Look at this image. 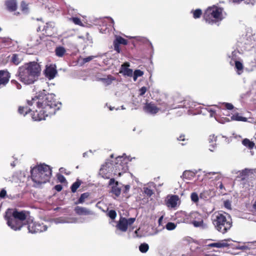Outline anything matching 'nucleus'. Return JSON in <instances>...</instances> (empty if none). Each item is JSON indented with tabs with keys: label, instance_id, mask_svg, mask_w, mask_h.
I'll return each instance as SVG.
<instances>
[{
	"label": "nucleus",
	"instance_id": "nucleus-1",
	"mask_svg": "<svg viewBox=\"0 0 256 256\" xmlns=\"http://www.w3.org/2000/svg\"><path fill=\"white\" fill-rule=\"evenodd\" d=\"M55 95L53 94H44V96L39 95L38 97L35 96L30 100H28L29 106H36L38 110L34 111V107L28 108L27 106H20L18 112L24 116L28 112L33 110L32 117L34 120L40 121L46 120L48 116L55 114L56 111L58 110L61 103L56 101L54 98Z\"/></svg>",
	"mask_w": 256,
	"mask_h": 256
},
{
	"label": "nucleus",
	"instance_id": "nucleus-2",
	"mask_svg": "<svg viewBox=\"0 0 256 256\" xmlns=\"http://www.w3.org/2000/svg\"><path fill=\"white\" fill-rule=\"evenodd\" d=\"M29 216V213L25 211L8 210L6 212L5 218L8 226L14 230H20L26 224L28 232L32 234L41 232L47 230L46 225L34 222L28 218Z\"/></svg>",
	"mask_w": 256,
	"mask_h": 256
},
{
	"label": "nucleus",
	"instance_id": "nucleus-3",
	"mask_svg": "<svg viewBox=\"0 0 256 256\" xmlns=\"http://www.w3.org/2000/svg\"><path fill=\"white\" fill-rule=\"evenodd\" d=\"M40 72L41 68L38 64L35 62H30L19 67L18 76L22 82L30 84L37 80Z\"/></svg>",
	"mask_w": 256,
	"mask_h": 256
},
{
	"label": "nucleus",
	"instance_id": "nucleus-4",
	"mask_svg": "<svg viewBox=\"0 0 256 256\" xmlns=\"http://www.w3.org/2000/svg\"><path fill=\"white\" fill-rule=\"evenodd\" d=\"M238 46L244 48L247 52L246 56L248 61L251 63L256 62V32H247L245 36L240 38Z\"/></svg>",
	"mask_w": 256,
	"mask_h": 256
},
{
	"label": "nucleus",
	"instance_id": "nucleus-5",
	"mask_svg": "<svg viewBox=\"0 0 256 256\" xmlns=\"http://www.w3.org/2000/svg\"><path fill=\"white\" fill-rule=\"evenodd\" d=\"M30 172L32 181L38 185L48 182L52 176L50 167L45 164L34 166Z\"/></svg>",
	"mask_w": 256,
	"mask_h": 256
},
{
	"label": "nucleus",
	"instance_id": "nucleus-6",
	"mask_svg": "<svg viewBox=\"0 0 256 256\" xmlns=\"http://www.w3.org/2000/svg\"><path fill=\"white\" fill-rule=\"evenodd\" d=\"M212 220L215 228L222 234L226 233L232 226L231 218L226 214L216 212L212 216Z\"/></svg>",
	"mask_w": 256,
	"mask_h": 256
},
{
	"label": "nucleus",
	"instance_id": "nucleus-7",
	"mask_svg": "<svg viewBox=\"0 0 256 256\" xmlns=\"http://www.w3.org/2000/svg\"><path fill=\"white\" fill-rule=\"evenodd\" d=\"M224 10L214 6L208 7L204 12V19L210 24H214L224 18Z\"/></svg>",
	"mask_w": 256,
	"mask_h": 256
},
{
	"label": "nucleus",
	"instance_id": "nucleus-8",
	"mask_svg": "<svg viewBox=\"0 0 256 256\" xmlns=\"http://www.w3.org/2000/svg\"><path fill=\"white\" fill-rule=\"evenodd\" d=\"M134 158H130L128 157V158H124L123 156H118L114 162V175H118L120 176L122 174L126 172L128 170V162L131 161Z\"/></svg>",
	"mask_w": 256,
	"mask_h": 256
},
{
	"label": "nucleus",
	"instance_id": "nucleus-9",
	"mask_svg": "<svg viewBox=\"0 0 256 256\" xmlns=\"http://www.w3.org/2000/svg\"><path fill=\"white\" fill-rule=\"evenodd\" d=\"M135 220L136 218H126L124 217H120L116 226V234L120 236L122 234V232H126L128 226L132 224Z\"/></svg>",
	"mask_w": 256,
	"mask_h": 256
},
{
	"label": "nucleus",
	"instance_id": "nucleus-10",
	"mask_svg": "<svg viewBox=\"0 0 256 256\" xmlns=\"http://www.w3.org/2000/svg\"><path fill=\"white\" fill-rule=\"evenodd\" d=\"M114 162L108 160L102 165L99 174L102 178L109 179L112 176V174L114 175Z\"/></svg>",
	"mask_w": 256,
	"mask_h": 256
},
{
	"label": "nucleus",
	"instance_id": "nucleus-11",
	"mask_svg": "<svg viewBox=\"0 0 256 256\" xmlns=\"http://www.w3.org/2000/svg\"><path fill=\"white\" fill-rule=\"evenodd\" d=\"M204 172L202 180L204 183H208L212 186H216V182H219L221 179V174L218 172Z\"/></svg>",
	"mask_w": 256,
	"mask_h": 256
},
{
	"label": "nucleus",
	"instance_id": "nucleus-12",
	"mask_svg": "<svg viewBox=\"0 0 256 256\" xmlns=\"http://www.w3.org/2000/svg\"><path fill=\"white\" fill-rule=\"evenodd\" d=\"M74 210L76 214L78 216H93L94 212L86 207L76 206L74 208Z\"/></svg>",
	"mask_w": 256,
	"mask_h": 256
},
{
	"label": "nucleus",
	"instance_id": "nucleus-13",
	"mask_svg": "<svg viewBox=\"0 0 256 256\" xmlns=\"http://www.w3.org/2000/svg\"><path fill=\"white\" fill-rule=\"evenodd\" d=\"M114 50L118 53H120V44H122L126 45L128 44V40L120 36H116V39L114 40Z\"/></svg>",
	"mask_w": 256,
	"mask_h": 256
},
{
	"label": "nucleus",
	"instance_id": "nucleus-14",
	"mask_svg": "<svg viewBox=\"0 0 256 256\" xmlns=\"http://www.w3.org/2000/svg\"><path fill=\"white\" fill-rule=\"evenodd\" d=\"M10 77V74L7 70H0V86H6Z\"/></svg>",
	"mask_w": 256,
	"mask_h": 256
},
{
	"label": "nucleus",
	"instance_id": "nucleus-15",
	"mask_svg": "<svg viewBox=\"0 0 256 256\" xmlns=\"http://www.w3.org/2000/svg\"><path fill=\"white\" fill-rule=\"evenodd\" d=\"M159 108L154 104L148 103L146 104L144 107V110L147 113L155 114L159 111Z\"/></svg>",
	"mask_w": 256,
	"mask_h": 256
},
{
	"label": "nucleus",
	"instance_id": "nucleus-16",
	"mask_svg": "<svg viewBox=\"0 0 256 256\" xmlns=\"http://www.w3.org/2000/svg\"><path fill=\"white\" fill-rule=\"evenodd\" d=\"M57 74V71L56 68L52 66L46 67L45 70L46 76L49 80L53 79L56 74Z\"/></svg>",
	"mask_w": 256,
	"mask_h": 256
},
{
	"label": "nucleus",
	"instance_id": "nucleus-17",
	"mask_svg": "<svg viewBox=\"0 0 256 256\" xmlns=\"http://www.w3.org/2000/svg\"><path fill=\"white\" fill-rule=\"evenodd\" d=\"M182 217V222L186 224H191L193 220L196 218L197 214L193 212L190 214L184 213Z\"/></svg>",
	"mask_w": 256,
	"mask_h": 256
},
{
	"label": "nucleus",
	"instance_id": "nucleus-18",
	"mask_svg": "<svg viewBox=\"0 0 256 256\" xmlns=\"http://www.w3.org/2000/svg\"><path fill=\"white\" fill-rule=\"evenodd\" d=\"M254 172H256V169L245 168L242 171L238 172V177L240 178L242 180H244L250 174H252Z\"/></svg>",
	"mask_w": 256,
	"mask_h": 256
},
{
	"label": "nucleus",
	"instance_id": "nucleus-19",
	"mask_svg": "<svg viewBox=\"0 0 256 256\" xmlns=\"http://www.w3.org/2000/svg\"><path fill=\"white\" fill-rule=\"evenodd\" d=\"M78 219L76 218H60L54 220V222L56 224L64 223H76Z\"/></svg>",
	"mask_w": 256,
	"mask_h": 256
},
{
	"label": "nucleus",
	"instance_id": "nucleus-20",
	"mask_svg": "<svg viewBox=\"0 0 256 256\" xmlns=\"http://www.w3.org/2000/svg\"><path fill=\"white\" fill-rule=\"evenodd\" d=\"M116 78L112 75L108 74L104 78H100L99 80L102 82L106 86L111 84Z\"/></svg>",
	"mask_w": 256,
	"mask_h": 256
},
{
	"label": "nucleus",
	"instance_id": "nucleus-21",
	"mask_svg": "<svg viewBox=\"0 0 256 256\" xmlns=\"http://www.w3.org/2000/svg\"><path fill=\"white\" fill-rule=\"evenodd\" d=\"M23 60V56L20 54H14L11 56L10 61L15 65L19 64Z\"/></svg>",
	"mask_w": 256,
	"mask_h": 256
},
{
	"label": "nucleus",
	"instance_id": "nucleus-22",
	"mask_svg": "<svg viewBox=\"0 0 256 256\" xmlns=\"http://www.w3.org/2000/svg\"><path fill=\"white\" fill-rule=\"evenodd\" d=\"M130 66L128 63H124L122 66V70L120 72H122L124 75L127 76H131L132 75V70L128 68V67Z\"/></svg>",
	"mask_w": 256,
	"mask_h": 256
},
{
	"label": "nucleus",
	"instance_id": "nucleus-23",
	"mask_svg": "<svg viewBox=\"0 0 256 256\" xmlns=\"http://www.w3.org/2000/svg\"><path fill=\"white\" fill-rule=\"evenodd\" d=\"M6 5L7 9L10 12H14L16 10L17 4L16 0H7Z\"/></svg>",
	"mask_w": 256,
	"mask_h": 256
},
{
	"label": "nucleus",
	"instance_id": "nucleus-24",
	"mask_svg": "<svg viewBox=\"0 0 256 256\" xmlns=\"http://www.w3.org/2000/svg\"><path fill=\"white\" fill-rule=\"evenodd\" d=\"M178 196H172L168 200L167 202V205L168 207L174 208L178 204Z\"/></svg>",
	"mask_w": 256,
	"mask_h": 256
},
{
	"label": "nucleus",
	"instance_id": "nucleus-25",
	"mask_svg": "<svg viewBox=\"0 0 256 256\" xmlns=\"http://www.w3.org/2000/svg\"><path fill=\"white\" fill-rule=\"evenodd\" d=\"M118 182H116V185L112 186L111 190L112 192L116 196H118L121 192V188L118 186Z\"/></svg>",
	"mask_w": 256,
	"mask_h": 256
},
{
	"label": "nucleus",
	"instance_id": "nucleus-26",
	"mask_svg": "<svg viewBox=\"0 0 256 256\" xmlns=\"http://www.w3.org/2000/svg\"><path fill=\"white\" fill-rule=\"evenodd\" d=\"M66 52V49L62 46L57 47L55 50L56 54L58 57H62Z\"/></svg>",
	"mask_w": 256,
	"mask_h": 256
},
{
	"label": "nucleus",
	"instance_id": "nucleus-27",
	"mask_svg": "<svg viewBox=\"0 0 256 256\" xmlns=\"http://www.w3.org/2000/svg\"><path fill=\"white\" fill-rule=\"evenodd\" d=\"M195 174L196 172L190 170H186L183 172L182 177L184 178L190 180L192 178L194 177Z\"/></svg>",
	"mask_w": 256,
	"mask_h": 256
},
{
	"label": "nucleus",
	"instance_id": "nucleus-28",
	"mask_svg": "<svg viewBox=\"0 0 256 256\" xmlns=\"http://www.w3.org/2000/svg\"><path fill=\"white\" fill-rule=\"evenodd\" d=\"M231 120L246 122L247 118L240 116L238 114H233L230 118Z\"/></svg>",
	"mask_w": 256,
	"mask_h": 256
},
{
	"label": "nucleus",
	"instance_id": "nucleus-29",
	"mask_svg": "<svg viewBox=\"0 0 256 256\" xmlns=\"http://www.w3.org/2000/svg\"><path fill=\"white\" fill-rule=\"evenodd\" d=\"M235 68L237 70L238 74H240L243 72V64L239 61L235 60Z\"/></svg>",
	"mask_w": 256,
	"mask_h": 256
},
{
	"label": "nucleus",
	"instance_id": "nucleus-30",
	"mask_svg": "<svg viewBox=\"0 0 256 256\" xmlns=\"http://www.w3.org/2000/svg\"><path fill=\"white\" fill-rule=\"evenodd\" d=\"M54 27V24L53 22H49L44 26L42 30H44L46 34H48Z\"/></svg>",
	"mask_w": 256,
	"mask_h": 256
},
{
	"label": "nucleus",
	"instance_id": "nucleus-31",
	"mask_svg": "<svg viewBox=\"0 0 256 256\" xmlns=\"http://www.w3.org/2000/svg\"><path fill=\"white\" fill-rule=\"evenodd\" d=\"M242 143L244 146L250 149H252L254 146V142H251L248 138L244 139L242 140Z\"/></svg>",
	"mask_w": 256,
	"mask_h": 256
},
{
	"label": "nucleus",
	"instance_id": "nucleus-32",
	"mask_svg": "<svg viewBox=\"0 0 256 256\" xmlns=\"http://www.w3.org/2000/svg\"><path fill=\"white\" fill-rule=\"evenodd\" d=\"M230 240V239L229 238L221 240L218 242V248H224L228 246L229 244L227 242Z\"/></svg>",
	"mask_w": 256,
	"mask_h": 256
},
{
	"label": "nucleus",
	"instance_id": "nucleus-33",
	"mask_svg": "<svg viewBox=\"0 0 256 256\" xmlns=\"http://www.w3.org/2000/svg\"><path fill=\"white\" fill-rule=\"evenodd\" d=\"M81 184V182L78 180L76 182H74L71 186V190L72 192H75L77 189L80 187Z\"/></svg>",
	"mask_w": 256,
	"mask_h": 256
},
{
	"label": "nucleus",
	"instance_id": "nucleus-34",
	"mask_svg": "<svg viewBox=\"0 0 256 256\" xmlns=\"http://www.w3.org/2000/svg\"><path fill=\"white\" fill-rule=\"evenodd\" d=\"M149 249V246L148 244L146 243L142 244L139 246V250L142 253H145L148 252Z\"/></svg>",
	"mask_w": 256,
	"mask_h": 256
},
{
	"label": "nucleus",
	"instance_id": "nucleus-35",
	"mask_svg": "<svg viewBox=\"0 0 256 256\" xmlns=\"http://www.w3.org/2000/svg\"><path fill=\"white\" fill-rule=\"evenodd\" d=\"M89 196V194L85 192L81 194L80 198H78V204H82L84 202L86 199Z\"/></svg>",
	"mask_w": 256,
	"mask_h": 256
},
{
	"label": "nucleus",
	"instance_id": "nucleus-36",
	"mask_svg": "<svg viewBox=\"0 0 256 256\" xmlns=\"http://www.w3.org/2000/svg\"><path fill=\"white\" fill-rule=\"evenodd\" d=\"M193 14V17L194 18H200L202 14V12L200 9H196L194 10H192L191 12Z\"/></svg>",
	"mask_w": 256,
	"mask_h": 256
},
{
	"label": "nucleus",
	"instance_id": "nucleus-37",
	"mask_svg": "<svg viewBox=\"0 0 256 256\" xmlns=\"http://www.w3.org/2000/svg\"><path fill=\"white\" fill-rule=\"evenodd\" d=\"M21 9L24 14L28 12V5L24 1L21 3Z\"/></svg>",
	"mask_w": 256,
	"mask_h": 256
},
{
	"label": "nucleus",
	"instance_id": "nucleus-38",
	"mask_svg": "<svg viewBox=\"0 0 256 256\" xmlns=\"http://www.w3.org/2000/svg\"><path fill=\"white\" fill-rule=\"evenodd\" d=\"M143 190L144 194L149 197L151 196L154 194L153 190L147 187H144Z\"/></svg>",
	"mask_w": 256,
	"mask_h": 256
},
{
	"label": "nucleus",
	"instance_id": "nucleus-39",
	"mask_svg": "<svg viewBox=\"0 0 256 256\" xmlns=\"http://www.w3.org/2000/svg\"><path fill=\"white\" fill-rule=\"evenodd\" d=\"M107 216L112 220H114L116 216V212L114 210H110L108 212Z\"/></svg>",
	"mask_w": 256,
	"mask_h": 256
},
{
	"label": "nucleus",
	"instance_id": "nucleus-40",
	"mask_svg": "<svg viewBox=\"0 0 256 256\" xmlns=\"http://www.w3.org/2000/svg\"><path fill=\"white\" fill-rule=\"evenodd\" d=\"M176 228V224L172 222H168L166 226V228L168 230H174Z\"/></svg>",
	"mask_w": 256,
	"mask_h": 256
},
{
	"label": "nucleus",
	"instance_id": "nucleus-41",
	"mask_svg": "<svg viewBox=\"0 0 256 256\" xmlns=\"http://www.w3.org/2000/svg\"><path fill=\"white\" fill-rule=\"evenodd\" d=\"M70 20L76 24L82 26V24L80 18L76 17H73L70 18Z\"/></svg>",
	"mask_w": 256,
	"mask_h": 256
},
{
	"label": "nucleus",
	"instance_id": "nucleus-42",
	"mask_svg": "<svg viewBox=\"0 0 256 256\" xmlns=\"http://www.w3.org/2000/svg\"><path fill=\"white\" fill-rule=\"evenodd\" d=\"M192 224L195 227H200L203 224V220H200V221H196V220H194L192 222Z\"/></svg>",
	"mask_w": 256,
	"mask_h": 256
},
{
	"label": "nucleus",
	"instance_id": "nucleus-43",
	"mask_svg": "<svg viewBox=\"0 0 256 256\" xmlns=\"http://www.w3.org/2000/svg\"><path fill=\"white\" fill-rule=\"evenodd\" d=\"M238 54V52L236 50L233 51L228 56L229 58H231L232 60H236L237 59V55Z\"/></svg>",
	"mask_w": 256,
	"mask_h": 256
},
{
	"label": "nucleus",
	"instance_id": "nucleus-44",
	"mask_svg": "<svg viewBox=\"0 0 256 256\" xmlns=\"http://www.w3.org/2000/svg\"><path fill=\"white\" fill-rule=\"evenodd\" d=\"M222 105L224 106L228 110H231L234 108V106L230 103L223 102L222 104Z\"/></svg>",
	"mask_w": 256,
	"mask_h": 256
},
{
	"label": "nucleus",
	"instance_id": "nucleus-45",
	"mask_svg": "<svg viewBox=\"0 0 256 256\" xmlns=\"http://www.w3.org/2000/svg\"><path fill=\"white\" fill-rule=\"evenodd\" d=\"M190 197H191L192 200L194 202H196L198 200V195L196 192H192L191 194Z\"/></svg>",
	"mask_w": 256,
	"mask_h": 256
},
{
	"label": "nucleus",
	"instance_id": "nucleus-46",
	"mask_svg": "<svg viewBox=\"0 0 256 256\" xmlns=\"http://www.w3.org/2000/svg\"><path fill=\"white\" fill-rule=\"evenodd\" d=\"M210 190L204 191L200 194V197L201 198L204 197L205 198H208L210 197Z\"/></svg>",
	"mask_w": 256,
	"mask_h": 256
},
{
	"label": "nucleus",
	"instance_id": "nucleus-47",
	"mask_svg": "<svg viewBox=\"0 0 256 256\" xmlns=\"http://www.w3.org/2000/svg\"><path fill=\"white\" fill-rule=\"evenodd\" d=\"M134 74L137 77L141 76L144 74V72L140 70H134Z\"/></svg>",
	"mask_w": 256,
	"mask_h": 256
},
{
	"label": "nucleus",
	"instance_id": "nucleus-48",
	"mask_svg": "<svg viewBox=\"0 0 256 256\" xmlns=\"http://www.w3.org/2000/svg\"><path fill=\"white\" fill-rule=\"evenodd\" d=\"M96 57V56H88L86 58H83L82 60L84 63H86V62H89L90 61L92 60H93L94 58H95Z\"/></svg>",
	"mask_w": 256,
	"mask_h": 256
},
{
	"label": "nucleus",
	"instance_id": "nucleus-49",
	"mask_svg": "<svg viewBox=\"0 0 256 256\" xmlns=\"http://www.w3.org/2000/svg\"><path fill=\"white\" fill-rule=\"evenodd\" d=\"M236 250H250V248L247 246H236Z\"/></svg>",
	"mask_w": 256,
	"mask_h": 256
},
{
	"label": "nucleus",
	"instance_id": "nucleus-50",
	"mask_svg": "<svg viewBox=\"0 0 256 256\" xmlns=\"http://www.w3.org/2000/svg\"><path fill=\"white\" fill-rule=\"evenodd\" d=\"M147 88L146 86H142L140 89V95L143 96L146 92Z\"/></svg>",
	"mask_w": 256,
	"mask_h": 256
},
{
	"label": "nucleus",
	"instance_id": "nucleus-51",
	"mask_svg": "<svg viewBox=\"0 0 256 256\" xmlns=\"http://www.w3.org/2000/svg\"><path fill=\"white\" fill-rule=\"evenodd\" d=\"M224 206L228 210L231 209V203L229 200H226L224 202Z\"/></svg>",
	"mask_w": 256,
	"mask_h": 256
},
{
	"label": "nucleus",
	"instance_id": "nucleus-52",
	"mask_svg": "<svg viewBox=\"0 0 256 256\" xmlns=\"http://www.w3.org/2000/svg\"><path fill=\"white\" fill-rule=\"evenodd\" d=\"M58 179L60 182H64L66 181L65 178L60 174H58Z\"/></svg>",
	"mask_w": 256,
	"mask_h": 256
},
{
	"label": "nucleus",
	"instance_id": "nucleus-53",
	"mask_svg": "<svg viewBox=\"0 0 256 256\" xmlns=\"http://www.w3.org/2000/svg\"><path fill=\"white\" fill-rule=\"evenodd\" d=\"M6 194V192L4 189H2L0 192V198H4Z\"/></svg>",
	"mask_w": 256,
	"mask_h": 256
},
{
	"label": "nucleus",
	"instance_id": "nucleus-54",
	"mask_svg": "<svg viewBox=\"0 0 256 256\" xmlns=\"http://www.w3.org/2000/svg\"><path fill=\"white\" fill-rule=\"evenodd\" d=\"M11 82H12V83L13 84H15L16 86V88L18 89H20L21 88V85L18 82H16V80H12Z\"/></svg>",
	"mask_w": 256,
	"mask_h": 256
},
{
	"label": "nucleus",
	"instance_id": "nucleus-55",
	"mask_svg": "<svg viewBox=\"0 0 256 256\" xmlns=\"http://www.w3.org/2000/svg\"><path fill=\"white\" fill-rule=\"evenodd\" d=\"M216 137L214 135L213 136H210L209 138V142H216Z\"/></svg>",
	"mask_w": 256,
	"mask_h": 256
},
{
	"label": "nucleus",
	"instance_id": "nucleus-56",
	"mask_svg": "<svg viewBox=\"0 0 256 256\" xmlns=\"http://www.w3.org/2000/svg\"><path fill=\"white\" fill-rule=\"evenodd\" d=\"M62 187L60 184H57V185L55 186H54V189L58 192L61 191L62 190Z\"/></svg>",
	"mask_w": 256,
	"mask_h": 256
},
{
	"label": "nucleus",
	"instance_id": "nucleus-57",
	"mask_svg": "<svg viewBox=\"0 0 256 256\" xmlns=\"http://www.w3.org/2000/svg\"><path fill=\"white\" fill-rule=\"evenodd\" d=\"M116 182H115V180L114 178H110V180L109 181V185L110 186L116 185Z\"/></svg>",
	"mask_w": 256,
	"mask_h": 256
},
{
	"label": "nucleus",
	"instance_id": "nucleus-58",
	"mask_svg": "<svg viewBox=\"0 0 256 256\" xmlns=\"http://www.w3.org/2000/svg\"><path fill=\"white\" fill-rule=\"evenodd\" d=\"M208 246L209 247H214L218 248V242L208 244Z\"/></svg>",
	"mask_w": 256,
	"mask_h": 256
},
{
	"label": "nucleus",
	"instance_id": "nucleus-59",
	"mask_svg": "<svg viewBox=\"0 0 256 256\" xmlns=\"http://www.w3.org/2000/svg\"><path fill=\"white\" fill-rule=\"evenodd\" d=\"M216 184L217 185L219 184L218 188H219L220 190H222L224 188V186L221 181L218 182V183H216Z\"/></svg>",
	"mask_w": 256,
	"mask_h": 256
},
{
	"label": "nucleus",
	"instance_id": "nucleus-60",
	"mask_svg": "<svg viewBox=\"0 0 256 256\" xmlns=\"http://www.w3.org/2000/svg\"><path fill=\"white\" fill-rule=\"evenodd\" d=\"M209 112H210V117H213L214 116V114H215V113H216V111L214 110H213L212 109H210L209 110Z\"/></svg>",
	"mask_w": 256,
	"mask_h": 256
},
{
	"label": "nucleus",
	"instance_id": "nucleus-61",
	"mask_svg": "<svg viewBox=\"0 0 256 256\" xmlns=\"http://www.w3.org/2000/svg\"><path fill=\"white\" fill-rule=\"evenodd\" d=\"M60 172L62 173H64V174H68L70 172H66V170L64 168H60Z\"/></svg>",
	"mask_w": 256,
	"mask_h": 256
},
{
	"label": "nucleus",
	"instance_id": "nucleus-62",
	"mask_svg": "<svg viewBox=\"0 0 256 256\" xmlns=\"http://www.w3.org/2000/svg\"><path fill=\"white\" fill-rule=\"evenodd\" d=\"M256 2V0H247L246 2L248 4H254Z\"/></svg>",
	"mask_w": 256,
	"mask_h": 256
},
{
	"label": "nucleus",
	"instance_id": "nucleus-63",
	"mask_svg": "<svg viewBox=\"0 0 256 256\" xmlns=\"http://www.w3.org/2000/svg\"><path fill=\"white\" fill-rule=\"evenodd\" d=\"M130 188V186L129 185H126L124 186V192H127Z\"/></svg>",
	"mask_w": 256,
	"mask_h": 256
},
{
	"label": "nucleus",
	"instance_id": "nucleus-64",
	"mask_svg": "<svg viewBox=\"0 0 256 256\" xmlns=\"http://www.w3.org/2000/svg\"><path fill=\"white\" fill-rule=\"evenodd\" d=\"M177 108L176 107H172V106H168L166 104V106H164V110H168L169 108L172 109V108Z\"/></svg>",
	"mask_w": 256,
	"mask_h": 256
}]
</instances>
